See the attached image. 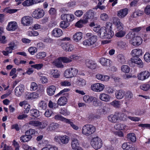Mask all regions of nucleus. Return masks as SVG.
Masks as SVG:
<instances>
[{"label":"nucleus","mask_w":150,"mask_h":150,"mask_svg":"<svg viewBox=\"0 0 150 150\" xmlns=\"http://www.w3.org/2000/svg\"><path fill=\"white\" fill-rule=\"evenodd\" d=\"M96 131L95 127L92 125H86L83 126L82 133L86 136H89L94 133Z\"/></svg>","instance_id":"obj_1"},{"label":"nucleus","mask_w":150,"mask_h":150,"mask_svg":"<svg viewBox=\"0 0 150 150\" xmlns=\"http://www.w3.org/2000/svg\"><path fill=\"white\" fill-rule=\"evenodd\" d=\"M129 65L132 67L134 66V64H136L140 68H142L143 66V63L141 59L137 57H132L130 60L128 62Z\"/></svg>","instance_id":"obj_2"},{"label":"nucleus","mask_w":150,"mask_h":150,"mask_svg":"<svg viewBox=\"0 0 150 150\" xmlns=\"http://www.w3.org/2000/svg\"><path fill=\"white\" fill-rule=\"evenodd\" d=\"M91 144L94 149H100L102 146L103 142L100 138L97 137L93 138L91 142Z\"/></svg>","instance_id":"obj_3"},{"label":"nucleus","mask_w":150,"mask_h":150,"mask_svg":"<svg viewBox=\"0 0 150 150\" xmlns=\"http://www.w3.org/2000/svg\"><path fill=\"white\" fill-rule=\"evenodd\" d=\"M78 70L75 68H71L66 70L64 73V76L67 78H70L76 76Z\"/></svg>","instance_id":"obj_4"},{"label":"nucleus","mask_w":150,"mask_h":150,"mask_svg":"<svg viewBox=\"0 0 150 150\" xmlns=\"http://www.w3.org/2000/svg\"><path fill=\"white\" fill-rule=\"evenodd\" d=\"M79 56L74 54L69 57H59V59L61 60L63 62L67 63L71 62L72 59H79Z\"/></svg>","instance_id":"obj_5"},{"label":"nucleus","mask_w":150,"mask_h":150,"mask_svg":"<svg viewBox=\"0 0 150 150\" xmlns=\"http://www.w3.org/2000/svg\"><path fill=\"white\" fill-rule=\"evenodd\" d=\"M95 13L92 10H90L86 12L83 15V18L84 22L87 23L88 19H92L93 18Z\"/></svg>","instance_id":"obj_6"},{"label":"nucleus","mask_w":150,"mask_h":150,"mask_svg":"<svg viewBox=\"0 0 150 150\" xmlns=\"http://www.w3.org/2000/svg\"><path fill=\"white\" fill-rule=\"evenodd\" d=\"M104 86L99 83L93 84L91 85V90L94 91L99 92L102 91L104 88Z\"/></svg>","instance_id":"obj_7"},{"label":"nucleus","mask_w":150,"mask_h":150,"mask_svg":"<svg viewBox=\"0 0 150 150\" xmlns=\"http://www.w3.org/2000/svg\"><path fill=\"white\" fill-rule=\"evenodd\" d=\"M61 19L63 21L68 23L72 21L74 19V15L72 14H62L61 16Z\"/></svg>","instance_id":"obj_8"},{"label":"nucleus","mask_w":150,"mask_h":150,"mask_svg":"<svg viewBox=\"0 0 150 150\" xmlns=\"http://www.w3.org/2000/svg\"><path fill=\"white\" fill-rule=\"evenodd\" d=\"M44 15V12L43 10L38 9L35 10L33 13L32 16L36 18L42 17Z\"/></svg>","instance_id":"obj_9"},{"label":"nucleus","mask_w":150,"mask_h":150,"mask_svg":"<svg viewBox=\"0 0 150 150\" xmlns=\"http://www.w3.org/2000/svg\"><path fill=\"white\" fill-rule=\"evenodd\" d=\"M21 22L24 26L29 25L32 23V18L29 16H25L22 18Z\"/></svg>","instance_id":"obj_10"},{"label":"nucleus","mask_w":150,"mask_h":150,"mask_svg":"<svg viewBox=\"0 0 150 150\" xmlns=\"http://www.w3.org/2000/svg\"><path fill=\"white\" fill-rule=\"evenodd\" d=\"M142 42V38L139 36H136L134 39L130 40V43L134 46H138L141 45Z\"/></svg>","instance_id":"obj_11"},{"label":"nucleus","mask_w":150,"mask_h":150,"mask_svg":"<svg viewBox=\"0 0 150 150\" xmlns=\"http://www.w3.org/2000/svg\"><path fill=\"white\" fill-rule=\"evenodd\" d=\"M113 21L114 24L116 25L117 30H122L123 29V25L119 21L117 17L113 18Z\"/></svg>","instance_id":"obj_12"},{"label":"nucleus","mask_w":150,"mask_h":150,"mask_svg":"<svg viewBox=\"0 0 150 150\" xmlns=\"http://www.w3.org/2000/svg\"><path fill=\"white\" fill-rule=\"evenodd\" d=\"M150 75V73L148 71H144L140 73L138 75V79L140 80H144L147 79Z\"/></svg>","instance_id":"obj_13"},{"label":"nucleus","mask_w":150,"mask_h":150,"mask_svg":"<svg viewBox=\"0 0 150 150\" xmlns=\"http://www.w3.org/2000/svg\"><path fill=\"white\" fill-rule=\"evenodd\" d=\"M24 89V86L23 85L21 84L16 88L15 90V95L18 96H21L23 92Z\"/></svg>","instance_id":"obj_14"},{"label":"nucleus","mask_w":150,"mask_h":150,"mask_svg":"<svg viewBox=\"0 0 150 150\" xmlns=\"http://www.w3.org/2000/svg\"><path fill=\"white\" fill-rule=\"evenodd\" d=\"M61 46L62 49L66 52H71L74 49V46L68 43H63Z\"/></svg>","instance_id":"obj_15"},{"label":"nucleus","mask_w":150,"mask_h":150,"mask_svg":"<svg viewBox=\"0 0 150 150\" xmlns=\"http://www.w3.org/2000/svg\"><path fill=\"white\" fill-rule=\"evenodd\" d=\"M85 64L88 68L92 69H95L97 67L96 63L92 60H86Z\"/></svg>","instance_id":"obj_16"},{"label":"nucleus","mask_w":150,"mask_h":150,"mask_svg":"<svg viewBox=\"0 0 150 150\" xmlns=\"http://www.w3.org/2000/svg\"><path fill=\"white\" fill-rule=\"evenodd\" d=\"M43 0H26L22 3L24 6H29L42 1Z\"/></svg>","instance_id":"obj_17"},{"label":"nucleus","mask_w":150,"mask_h":150,"mask_svg":"<svg viewBox=\"0 0 150 150\" xmlns=\"http://www.w3.org/2000/svg\"><path fill=\"white\" fill-rule=\"evenodd\" d=\"M18 28L16 23L15 22H11L8 23L7 29L9 31H14Z\"/></svg>","instance_id":"obj_18"},{"label":"nucleus","mask_w":150,"mask_h":150,"mask_svg":"<svg viewBox=\"0 0 150 150\" xmlns=\"http://www.w3.org/2000/svg\"><path fill=\"white\" fill-rule=\"evenodd\" d=\"M142 51L141 49H136L133 50L131 52V54L133 57H139L142 55Z\"/></svg>","instance_id":"obj_19"},{"label":"nucleus","mask_w":150,"mask_h":150,"mask_svg":"<svg viewBox=\"0 0 150 150\" xmlns=\"http://www.w3.org/2000/svg\"><path fill=\"white\" fill-rule=\"evenodd\" d=\"M128 10L127 8H124L117 11V16L120 18H124L128 13Z\"/></svg>","instance_id":"obj_20"},{"label":"nucleus","mask_w":150,"mask_h":150,"mask_svg":"<svg viewBox=\"0 0 150 150\" xmlns=\"http://www.w3.org/2000/svg\"><path fill=\"white\" fill-rule=\"evenodd\" d=\"M83 37L82 33L80 32H77L73 36V40L76 42L80 40Z\"/></svg>","instance_id":"obj_21"},{"label":"nucleus","mask_w":150,"mask_h":150,"mask_svg":"<svg viewBox=\"0 0 150 150\" xmlns=\"http://www.w3.org/2000/svg\"><path fill=\"white\" fill-rule=\"evenodd\" d=\"M52 35L55 37H58L61 36L62 34V30L59 28H55L52 32Z\"/></svg>","instance_id":"obj_22"},{"label":"nucleus","mask_w":150,"mask_h":150,"mask_svg":"<svg viewBox=\"0 0 150 150\" xmlns=\"http://www.w3.org/2000/svg\"><path fill=\"white\" fill-rule=\"evenodd\" d=\"M8 45L9 46L6 47L5 50L9 53H11L13 50L14 48L17 47V45L15 44V43L13 42H10L9 44Z\"/></svg>","instance_id":"obj_23"},{"label":"nucleus","mask_w":150,"mask_h":150,"mask_svg":"<svg viewBox=\"0 0 150 150\" xmlns=\"http://www.w3.org/2000/svg\"><path fill=\"white\" fill-rule=\"evenodd\" d=\"M56 89V87L54 86H50L47 89V93L49 96H52L54 94Z\"/></svg>","instance_id":"obj_24"},{"label":"nucleus","mask_w":150,"mask_h":150,"mask_svg":"<svg viewBox=\"0 0 150 150\" xmlns=\"http://www.w3.org/2000/svg\"><path fill=\"white\" fill-rule=\"evenodd\" d=\"M99 98L100 100L105 102L109 101L110 99V96L104 93L100 94Z\"/></svg>","instance_id":"obj_25"},{"label":"nucleus","mask_w":150,"mask_h":150,"mask_svg":"<svg viewBox=\"0 0 150 150\" xmlns=\"http://www.w3.org/2000/svg\"><path fill=\"white\" fill-rule=\"evenodd\" d=\"M96 77L98 79L102 81H107L109 79V77L108 76L102 75L99 74H96Z\"/></svg>","instance_id":"obj_26"},{"label":"nucleus","mask_w":150,"mask_h":150,"mask_svg":"<svg viewBox=\"0 0 150 150\" xmlns=\"http://www.w3.org/2000/svg\"><path fill=\"white\" fill-rule=\"evenodd\" d=\"M115 94L117 99H120L124 97L125 95V92L122 90L117 91L115 93Z\"/></svg>","instance_id":"obj_27"},{"label":"nucleus","mask_w":150,"mask_h":150,"mask_svg":"<svg viewBox=\"0 0 150 150\" xmlns=\"http://www.w3.org/2000/svg\"><path fill=\"white\" fill-rule=\"evenodd\" d=\"M32 137L30 135L25 134V135H23L21 137L20 140L22 142H26L30 141Z\"/></svg>","instance_id":"obj_28"},{"label":"nucleus","mask_w":150,"mask_h":150,"mask_svg":"<svg viewBox=\"0 0 150 150\" xmlns=\"http://www.w3.org/2000/svg\"><path fill=\"white\" fill-rule=\"evenodd\" d=\"M100 62L102 65L104 66H108L110 64L109 59L103 57L100 59Z\"/></svg>","instance_id":"obj_29"},{"label":"nucleus","mask_w":150,"mask_h":150,"mask_svg":"<svg viewBox=\"0 0 150 150\" xmlns=\"http://www.w3.org/2000/svg\"><path fill=\"white\" fill-rule=\"evenodd\" d=\"M67 99L65 96L62 97L58 100L57 103L58 104L61 106L64 105L67 103Z\"/></svg>","instance_id":"obj_30"},{"label":"nucleus","mask_w":150,"mask_h":150,"mask_svg":"<svg viewBox=\"0 0 150 150\" xmlns=\"http://www.w3.org/2000/svg\"><path fill=\"white\" fill-rule=\"evenodd\" d=\"M108 120L111 122L116 123L118 119L117 116L115 115H110L108 117Z\"/></svg>","instance_id":"obj_31"},{"label":"nucleus","mask_w":150,"mask_h":150,"mask_svg":"<svg viewBox=\"0 0 150 150\" xmlns=\"http://www.w3.org/2000/svg\"><path fill=\"white\" fill-rule=\"evenodd\" d=\"M50 74H51L53 77L57 78L59 77L60 76L59 72L58 70L56 69L51 70L50 71Z\"/></svg>","instance_id":"obj_32"},{"label":"nucleus","mask_w":150,"mask_h":150,"mask_svg":"<svg viewBox=\"0 0 150 150\" xmlns=\"http://www.w3.org/2000/svg\"><path fill=\"white\" fill-rule=\"evenodd\" d=\"M107 33V30L105 28H101L100 29L99 36L102 38H106V35Z\"/></svg>","instance_id":"obj_33"},{"label":"nucleus","mask_w":150,"mask_h":150,"mask_svg":"<svg viewBox=\"0 0 150 150\" xmlns=\"http://www.w3.org/2000/svg\"><path fill=\"white\" fill-rule=\"evenodd\" d=\"M69 137L66 135L63 136H61L60 137V144H66L69 142Z\"/></svg>","instance_id":"obj_34"},{"label":"nucleus","mask_w":150,"mask_h":150,"mask_svg":"<svg viewBox=\"0 0 150 150\" xmlns=\"http://www.w3.org/2000/svg\"><path fill=\"white\" fill-rule=\"evenodd\" d=\"M117 58L118 61L121 64H125L126 60L123 55L119 54L117 56Z\"/></svg>","instance_id":"obj_35"},{"label":"nucleus","mask_w":150,"mask_h":150,"mask_svg":"<svg viewBox=\"0 0 150 150\" xmlns=\"http://www.w3.org/2000/svg\"><path fill=\"white\" fill-rule=\"evenodd\" d=\"M71 146L73 149H76L79 147V143L77 139H74L72 140L71 142Z\"/></svg>","instance_id":"obj_36"},{"label":"nucleus","mask_w":150,"mask_h":150,"mask_svg":"<svg viewBox=\"0 0 150 150\" xmlns=\"http://www.w3.org/2000/svg\"><path fill=\"white\" fill-rule=\"evenodd\" d=\"M127 137L128 140L132 142H135L136 140V137L134 133H130L127 134Z\"/></svg>","instance_id":"obj_37"},{"label":"nucleus","mask_w":150,"mask_h":150,"mask_svg":"<svg viewBox=\"0 0 150 150\" xmlns=\"http://www.w3.org/2000/svg\"><path fill=\"white\" fill-rule=\"evenodd\" d=\"M30 113L31 116L35 117H38L40 115L39 110L36 109L30 110Z\"/></svg>","instance_id":"obj_38"},{"label":"nucleus","mask_w":150,"mask_h":150,"mask_svg":"<svg viewBox=\"0 0 150 150\" xmlns=\"http://www.w3.org/2000/svg\"><path fill=\"white\" fill-rule=\"evenodd\" d=\"M54 119L56 120H60L66 123L68 120V119L64 117L59 114L56 115L54 117Z\"/></svg>","instance_id":"obj_39"},{"label":"nucleus","mask_w":150,"mask_h":150,"mask_svg":"<svg viewBox=\"0 0 150 150\" xmlns=\"http://www.w3.org/2000/svg\"><path fill=\"white\" fill-rule=\"evenodd\" d=\"M117 45L122 48H124L127 46V42L122 40L119 41L117 43Z\"/></svg>","instance_id":"obj_40"},{"label":"nucleus","mask_w":150,"mask_h":150,"mask_svg":"<svg viewBox=\"0 0 150 150\" xmlns=\"http://www.w3.org/2000/svg\"><path fill=\"white\" fill-rule=\"evenodd\" d=\"M69 25V23L64 21H61L59 24L60 27L63 29L67 28Z\"/></svg>","instance_id":"obj_41"},{"label":"nucleus","mask_w":150,"mask_h":150,"mask_svg":"<svg viewBox=\"0 0 150 150\" xmlns=\"http://www.w3.org/2000/svg\"><path fill=\"white\" fill-rule=\"evenodd\" d=\"M62 62L61 60L59 59V58L58 59L54 61V63L56 66L58 68H62L64 66L62 64Z\"/></svg>","instance_id":"obj_42"},{"label":"nucleus","mask_w":150,"mask_h":150,"mask_svg":"<svg viewBox=\"0 0 150 150\" xmlns=\"http://www.w3.org/2000/svg\"><path fill=\"white\" fill-rule=\"evenodd\" d=\"M126 127V126L121 124H118L114 126L115 128L116 129L119 130L124 129Z\"/></svg>","instance_id":"obj_43"},{"label":"nucleus","mask_w":150,"mask_h":150,"mask_svg":"<svg viewBox=\"0 0 150 150\" xmlns=\"http://www.w3.org/2000/svg\"><path fill=\"white\" fill-rule=\"evenodd\" d=\"M110 104L115 108H119L120 105V101L116 100L113 101L110 103Z\"/></svg>","instance_id":"obj_44"},{"label":"nucleus","mask_w":150,"mask_h":150,"mask_svg":"<svg viewBox=\"0 0 150 150\" xmlns=\"http://www.w3.org/2000/svg\"><path fill=\"white\" fill-rule=\"evenodd\" d=\"M118 31L116 33L115 35L118 38H122L125 35L126 32L123 30H118Z\"/></svg>","instance_id":"obj_45"},{"label":"nucleus","mask_w":150,"mask_h":150,"mask_svg":"<svg viewBox=\"0 0 150 150\" xmlns=\"http://www.w3.org/2000/svg\"><path fill=\"white\" fill-rule=\"evenodd\" d=\"M121 69L122 72L125 73H129L130 71L129 67L127 65H123L122 66L121 68Z\"/></svg>","instance_id":"obj_46"},{"label":"nucleus","mask_w":150,"mask_h":150,"mask_svg":"<svg viewBox=\"0 0 150 150\" xmlns=\"http://www.w3.org/2000/svg\"><path fill=\"white\" fill-rule=\"evenodd\" d=\"M87 23L84 22V19L83 18L82 19H81L78 21L76 24L75 26L79 28H81L83 26V24H86Z\"/></svg>","instance_id":"obj_47"},{"label":"nucleus","mask_w":150,"mask_h":150,"mask_svg":"<svg viewBox=\"0 0 150 150\" xmlns=\"http://www.w3.org/2000/svg\"><path fill=\"white\" fill-rule=\"evenodd\" d=\"M136 35L134 32H129L126 35V38L127 39H131L130 40H132V39L136 37Z\"/></svg>","instance_id":"obj_48"},{"label":"nucleus","mask_w":150,"mask_h":150,"mask_svg":"<svg viewBox=\"0 0 150 150\" xmlns=\"http://www.w3.org/2000/svg\"><path fill=\"white\" fill-rule=\"evenodd\" d=\"M39 106L40 108L45 110L46 108L47 104L43 100H41L39 103Z\"/></svg>","instance_id":"obj_49"},{"label":"nucleus","mask_w":150,"mask_h":150,"mask_svg":"<svg viewBox=\"0 0 150 150\" xmlns=\"http://www.w3.org/2000/svg\"><path fill=\"white\" fill-rule=\"evenodd\" d=\"M114 33L113 31L111 30H108V32H107V33L106 35V38L110 39L113 36Z\"/></svg>","instance_id":"obj_50"},{"label":"nucleus","mask_w":150,"mask_h":150,"mask_svg":"<svg viewBox=\"0 0 150 150\" xmlns=\"http://www.w3.org/2000/svg\"><path fill=\"white\" fill-rule=\"evenodd\" d=\"M88 39L91 44L93 45L95 43L97 40V36L96 35H92Z\"/></svg>","instance_id":"obj_51"},{"label":"nucleus","mask_w":150,"mask_h":150,"mask_svg":"<svg viewBox=\"0 0 150 150\" xmlns=\"http://www.w3.org/2000/svg\"><path fill=\"white\" fill-rule=\"evenodd\" d=\"M60 113L65 116L68 115L70 114L69 112L65 108H62L61 109Z\"/></svg>","instance_id":"obj_52"},{"label":"nucleus","mask_w":150,"mask_h":150,"mask_svg":"<svg viewBox=\"0 0 150 150\" xmlns=\"http://www.w3.org/2000/svg\"><path fill=\"white\" fill-rule=\"evenodd\" d=\"M28 51L32 55H34L37 51V48L35 47H31L28 49Z\"/></svg>","instance_id":"obj_53"},{"label":"nucleus","mask_w":150,"mask_h":150,"mask_svg":"<svg viewBox=\"0 0 150 150\" xmlns=\"http://www.w3.org/2000/svg\"><path fill=\"white\" fill-rule=\"evenodd\" d=\"M46 53L44 52H39L36 55V57L38 59H42L45 57Z\"/></svg>","instance_id":"obj_54"},{"label":"nucleus","mask_w":150,"mask_h":150,"mask_svg":"<svg viewBox=\"0 0 150 150\" xmlns=\"http://www.w3.org/2000/svg\"><path fill=\"white\" fill-rule=\"evenodd\" d=\"M150 86L148 84H144L141 86L140 88L144 91H147L149 89Z\"/></svg>","instance_id":"obj_55"},{"label":"nucleus","mask_w":150,"mask_h":150,"mask_svg":"<svg viewBox=\"0 0 150 150\" xmlns=\"http://www.w3.org/2000/svg\"><path fill=\"white\" fill-rule=\"evenodd\" d=\"M66 123L69 124L74 129L77 130L78 129V127L74 125L73 122H71V120L68 119V120L66 122Z\"/></svg>","instance_id":"obj_56"},{"label":"nucleus","mask_w":150,"mask_h":150,"mask_svg":"<svg viewBox=\"0 0 150 150\" xmlns=\"http://www.w3.org/2000/svg\"><path fill=\"white\" fill-rule=\"evenodd\" d=\"M29 124L34 126L39 127L40 122L38 121H31L29 122Z\"/></svg>","instance_id":"obj_57"},{"label":"nucleus","mask_w":150,"mask_h":150,"mask_svg":"<svg viewBox=\"0 0 150 150\" xmlns=\"http://www.w3.org/2000/svg\"><path fill=\"white\" fill-rule=\"evenodd\" d=\"M43 66V65L42 64H38L31 65V66L32 67L36 69H40Z\"/></svg>","instance_id":"obj_58"},{"label":"nucleus","mask_w":150,"mask_h":150,"mask_svg":"<svg viewBox=\"0 0 150 150\" xmlns=\"http://www.w3.org/2000/svg\"><path fill=\"white\" fill-rule=\"evenodd\" d=\"M108 15L105 13H103L101 14L100 16L101 19L103 21H106L108 18Z\"/></svg>","instance_id":"obj_59"},{"label":"nucleus","mask_w":150,"mask_h":150,"mask_svg":"<svg viewBox=\"0 0 150 150\" xmlns=\"http://www.w3.org/2000/svg\"><path fill=\"white\" fill-rule=\"evenodd\" d=\"M37 88L38 86L36 83L34 82L31 83L30 88L31 90H35L37 89Z\"/></svg>","instance_id":"obj_60"},{"label":"nucleus","mask_w":150,"mask_h":150,"mask_svg":"<svg viewBox=\"0 0 150 150\" xmlns=\"http://www.w3.org/2000/svg\"><path fill=\"white\" fill-rule=\"evenodd\" d=\"M144 59L146 62H149L150 61V54L149 53H146L144 56Z\"/></svg>","instance_id":"obj_61"},{"label":"nucleus","mask_w":150,"mask_h":150,"mask_svg":"<svg viewBox=\"0 0 150 150\" xmlns=\"http://www.w3.org/2000/svg\"><path fill=\"white\" fill-rule=\"evenodd\" d=\"M132 96L133 94L131 92L129 91L127 92L126 95V99H127L128 100H130L132 98Z\"/></svg>","instance_id":"obj_62"},{"label":"nucleus","mask_w":150,"mask_h":150,"mask_svg":"<svg viewBox=\"0 0 150 150\" xmlns=\"http://www.w3.org/2000/svg\"><path fill=\"white\" fill-rule=\"evenodd\" d=\"M31 100L36 98L39 96V94L36 92L31 93Z\"/></svg>","instance_id":"obj_63"},{"label":"nucleus","mask_w":150,"mask_h":150,"mask_svg":"<svg viewBox=\"0 0 150 150\" xmlns=\"http://www.w3.org/2000/svg\"><path fill=\"white\" fill-rule=\"evenodd\" d=\"M41 150H57V149L55 147L50 146L44 147Z\"/></svg>","instance_id":"obj_64"}]
</instances>
